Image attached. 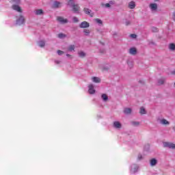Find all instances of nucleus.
<instances>
[{"label":"nucleus","instance_id":"1","mask_svg":"<svg viewBox=\"0 0 175 175\" xmlns=\"http://www.w3.org/2000/svg\"><path fill=\"white\" fill-rule=\"evenodd\" d=\"M16 25H23V24H25V17H24V15L20 14L16 16Z\"/></svg>","mask_w":175,"mask_h":175},{"label":"nucleus","instance_id":"2","mask_svg":"<svg viewBox=\"0 0 175 175\" xmlns=\"http://www.w3.org/2000/svg\"><path fill=\"white\" fill-rule=\"evenodd\" d=\"M139 170V165L137 164H132L130 167V173L131 174H135Z\"/></svg>","mask_w":175,"mask_h":175},{"label":"nucleus","instance_id":"3","mask_svg":"<svg viewBox=\"0 0 175 175\" xmlns=\"http://www.w3.org/2000/svg\"><path fill=\"white\" fill-rule=\"evenodd\" d=\"M163 147L167 148H172L173 150L175 149V144L170 142H163Z\"/></svg>","mask_w":175,"mask_h":175},{"label":"nucleus","instance_id":"4","mask_svg":"<svg viewBox=\"0 0 175 175\" xmlns=\"http://www.w3.org/2000/svg\"><path fill=\"white\" fill-rule=\"evenodd\" d=\"M149 8L152 12H157L158 10V4L155 3H150Z\"/></svg>","mask_w":175,"mask_h":175},{"label":"nucleus","instance_id":"5","mask_svg":"<svg viewBox=\"0 0 175 175\" xmlns=\"http://www.w3.org/2000/svg\"><path fill=\"white\" fill-rule=\"evenodd\" d=\"M13 10H15L16 12H18V13H23V9H21V7L18 5L14 4L12 6Z\"/></svg>","mask_w":175,"mask_h":175},{"label":"nucleus","instance_id":"6","mask_svg":"<svg viewBox=\"0 0 175 175\" xmlns=\"http://www.w3.org/2000/svg\"><path fill=\"white\" fill-rule=\"evenodd\" d=\"M57 20V21H59V23H60V24H66L69 23V21L68 19H65L62 16H58Z\"/></svg>","mask_w":175,"mask_h":175},{"label":"nucleus","instance_id":"7","mask_svg":"<svg viewBox=\"0 0 175 175\" xmlns=\"http://www.w3.org/2000/svg\"><path fill=\"white\" fill-rule=\"evenodd\" d=\"M83 12L85 13V14H88V16L91 17H94V12L92 11L87 8H83Z\"/></svg>","mask_w":175,"mask_h":175},{"label":"nucleus","instance_id":"8","mask_svg":"<svg viewBox=\"0 0 175 175\" xmlns=\"http://www.w3.org/2000/svg\"><path fill=\"white\" fill-rule=\"evenodd\" d=\"M79 28H90V23L87 21H83L79 25Z\"/></svg>","mask_w":175,"mask_h":175},{"label":"nucleus","instance_id":"9","mask_svg":"<svg viewBox=\"0 0 175 175\" xmlns=\"http://www.w3.org/2000/svg\"><path fill=\"white\" fill-rule=\"evenodd\" d=\"M72 8L74 13H79L80 12V6H79V4L74 5Z\"/></svg>","mask_w":175,"mask_h":175},{"label":"nucleus","instance_id":"10","mask_svg":"<svg viewBox=\"0 0 175 175\" xmlns=\"http://www.w3.org/2000/svg\"><path fill=\"white\" fill-rule=\"evenodd\" d=\"M157 163H158V160H157V159H151L150 160V165L152 167L157 166Z\"/></svg>","mask_w":175,"mask_h":175},{"label":"nucleus","instance_id":"11","mask_svg":"<svg viewBox=\"0 0 175 175\" xmlns=\"http://www.w3.org/2000/svg\"><path fill=\"white\" fill-rule=\"evenodd\" d=\"M129 54L131 55H136L137 54V50L135 47H132L129 49Z\"/></svg>","mask_w":175,"mask_h":175},{"label":"nucleus","instance_id":"12","mask_svg":"<svg viewBox=\"0 0 175 175\" xmlns=\"http://www.w3.org/2000/svg\"><path fill=\"white\" fill-rule=\"evenodd\" d=\"M53 8H54L55 9H58V8H61V2L57 1H54L53 4Z\"/></svg>","mask_w":175,"mask_h":175},{"label":"nucleus","instance_id":"13","mask_svg":"<svg viewBox=\"0 0 175 175\" xmlns=\"http://www.w3.org/2000/svg\"><path fill=\"white\" fill-rule=\"evenodd\" d=\"M88 88H89V90H88L89 94H95V90H94V85H92V84L88 86Z\"/></svg>","mask_w":175,"mask_h":175},{"label":"nucleus","instance_id":"14","mask_svg":"<svg viewBox=\"0 0 175 175\" xmlns=\"http://www.w3.org/2000/svg\"><path fill=\"white\" fill-rule=\"evenodd\" d=\"M67 2V5L68 6H70V8H72L73 6H75V0H66Z\"/></svg>","mask_w":175,"mask_h":175},{"label":"nucleus","instance_id":"15","mask_svg":"<svg viewBox=\"0 0 175 175\" xmlns=\"http://www.w3.org/2000/svg\"><path fill=\"white\" fill-rule=\"evenodd\" d=\"M123 113L126 115H129L132 113V108H124Z\"/></svg>","mask_w":175,"mask_h":175},{"label":"nucleus","instance_id":"16","mask_svg":"<svg viewBox=\"0 0 175 175\" xmlns=\"http://www.w3.org/2000/svg\"><path fill=\"white\" fill-rule=\"evenodd\" d=\"M101 98H102L103 102H107V100H109V96H107V94H103L101 95Z\"/></svg>","mask_w":175,"mask_h":175},{"label":"nucleus","instance_id":"17","mask_svg":"<svg viewBox=\"0 0 175 175\" xmlns=\"http://www.w3.org/2000/svg\"><path fill=\"white\" fill-rule=\"evenodd\" d=\"M168 48L170 50V51H175V44L170 43L168 46Z\"/></svg>","mask_w":175,"mask_h":175},{"label":"nucleus","instance_id":"18","mask_svg":"<svg viewBox=\"0 0 175 175\" xmlns=\"http://www.w3.org/2000/svg\"><path fill=\"white\" fill-rule=\"evenodd\" d=\"M75 49H76V46L73 44L69 45L67 48L68 51H75Z\"/></svg>","mask_w":175,"mask_h":175},{"label":"nucleus","instance_id":"19","mask_svg":"<svg viewBox=\"0 0 175 175\" xmlns=\"http://www.w3.org/2000/svg\"><path fill=\"white\" fill-rule=\"evenodd\" d=\"M39 47H44L46 46V42L44 40H40L38 42Z\"/></svg>","mask_w":175,"mask_h":175},{"label":"nucleus","instance_id":"20","mask_svg":"<svg viewBox=\"0 0 175 175\" xmlns=\"http://www.w3.org/2000/svg\"><path fill=\"white\" fill-rule=\"evenodd\" d=\"M129 8H130V9H135V8H136V4H135L134 1H131L129 3Z\"/></svg>","mask_w":175,"mask_h":175},{"label":"nucleus","instance_id":"21","mask_svg":"<svg viewBox=\"0 0 175 175\" xmlns=\"http://www.w3.org/2000/svg\"><path fill=\"white\" fill-rule=\"evenodd\" d=\"M113 126L114 128H121L122 125L120 122L116 121L113 122Z\"/></svg>","mask_w":175,"mask_h":175},{"label":"nucleus","instance_id":"22","mask_svg":"<svg viewBox=\"0 0 175 175\" xmlns=\"http://www.w3.org/2000/svg\"><path fill=\"white\" fill-rule=\"evenodd\" d=\"M78 55L80 57V58H84L86 55L84 51H79L78 52Z\"/></svg>","mask_w":175,"mask_h":175},{"label":"nucleus","instance_id":"23","mask_svg":"<svg viewBox=\"0 0 175 175\" xmlns=\"http://www.w3.org/2000/svg\"><path fill=\"white\" fill-rule=\"evenodd\" d=\"M92 82L93 83H100V79L98 77H94L92 78Z\"/></svg>","mask_w":175,"mask_h":175},{"label":"nucleus","instance_id":"24","mask_svg":"<svg viewBox=\"0 0 175 175\" xmlns=\"http://www.w3.org/2000/svg\"><path fill=\"white\" fill-rule=\"evenodd\" d=\"M122 24L126 25V27H128V26L131 25V21H129L128 19H125L124 21H123Z\"/></svg>","mask_w":175,"mask_h":175},{"label":"nucleus","instance_id":"25","mask_svg":"<svg viewBox=\"0 0 175 175\" xmlns=\"http://www.w3.org/2000/svg\"><path fill=\"white\" fill-rule=\"evenodd\" d=\"M35 13L36 16H40L43 14V10H36Z\"/></svg>","mask_w":175,"mask_h":175},{"label":"nucleus","instance_id":"26","mask_svg":"<svg viewBox=\"0 0 175 175\" xmlns=\"http://www.w3.org/2000/svg\"><path fill=\"white\" fill-rule=\"evenodd\" d=\"M161 124H162L163 125H169V122L166 120V119H162L160 121Z\"/></svg>","mask_w":175,"mask_h":175},{"label":"nucleus","instance_id":"27","mask_svg":"<svg viewBox=\"0 0 175 175\" xmlns=\"http://www.w3.org/2000/svg\"><path fill=\"white\" fill-rule=\"evenodd\" d=\"M165 83V78H161L158 80L159 85H162Z\"/></svg>","mask_w":175,"mask_h":175},{"label":"nucleus","instance_id":"28","mask_svg":"<svg viewBox=\"0 0 175 175\" xmlns=\"http://www.w3.org/2000/svg\"><path fill=\"white\" fill-rule=\"evenodd\" d=\"M58 38H59V39H64V38H66V35H65L62 33H60L58 34Z\"/></svg>","mask_w":175,"mask_h":175},{"label":"nucleus","instance_id":"29","mask_svg":"<svg viewBox=\"0 0 175 175\" xmlns=\"http://www.w3.org/2000/svg\"><path fill=\"white\" fill-rule=\"evenodd\" d=\"M95 21L96 23H97V24H99V25H102V24H103V22L102 21V20L99 18H96Z\"/></svg>","mask_w":175,"mask_h":175},{"label":"nucleus","instance_id":"30","mask_svg":"<svg viewBox=\"0 0 175 175\" xmlns=\"http://www.w3.org/2000/svg\"><path fill=\"white\" fill-rule=\"evenodd\" d=\"M140 114H146V109H144L143 107L140 108L139 111Z\"/></svg>","mask_w":175,"mask_h":175},{"label":"nucleus","instance_id":"31","mask_svg":"<svg viewBox=\"0 0 175 175\" xmlns=\"http://www.w3.org/2000/svg\"><path fill=\"white\" fill-rule=\"evenodd\" d=\"M131 125H133V126H139V125H140V122H131Z\"/></svg>","mask_w":175,"mask_h":175},{"label":"nucleus","instance_id":"32","mask_svg":"<svg viewBox=\"0 0 175 175\" xmlns=\"http://www.w3.org/2000/svg\"><path fill=\"white\" fill-rule=\"evenodd\" d=\"M158 31H159V29L157 27H151V31L152 32L157 33V32H158Z\"/></svg>","mask_w":175,"mask_h":175},{"label":"nucleus","instance_id":"33","mask_svg":"<svg viewBox=\"0 0 175 175\" xmlns=\"http://www.w3.org/2000/svg\"><path fill=\"white\" fill-rule=\"evenodd\" d=\"M83 32H84L85 36H88V35H90V33H91V31H90L88 29H84Z\"/></svg>","mask_w":175,"mask_h":175},{"label":"nucleus","instance_id":"34","mask_svg":"<svg viewBox=\"0 0 175 175\" xmlns=\"http://www.w3.org/2000/svg\"><path fill=\"white\" fill-rule=\"evenodd\" d=\"M101 5H102V6H105V8H110V6H111L109 3H107L105 4L102 3Z\"/></svg>","mask_w":175,"mask_h":175},{"label":"nucleus","instance_id":"35","mask_svg":"<svg viewBox=\"0 0 175 175\" xmlns=\"http://www.w3.org/2000/svg\"><path fill=\"white\" fill-rule=\"evenodd\" d=\"M72 21L74 23H79V18L76 16H74L73 18H72Z\"/></svg>","mask_w":175,"mask_h":175},{"label":"nucleus","instance_id":"36","mask_svg":"<svg viewBox=\"0 0 175 175\" xmlns=\"http://www.w3.org/2000/svg\"><path fill=\"white\" fill-rule=\"evenodd\" d=\"M110 69V66L107 65L103 67V70H109Z\"/></svg>","mask_w":175,"mask_h":175},{"label":"nucleus","instance_id":"37","mask_svg":"<svg viewBox=\"0 0 175 175\" xmlns=\"http://www.w3.org/2000/svg\"><path fill=\"white\" fill-rule=\"evenodd\" d=\"M130 36L133 39H136V38H137V36L136 34H131Z\"/></svg>","mask_w":175,"mask_h":175},{"label":"nucleus","instance_id":"38","mask_svg":"<svg viewBox=\"0 0 175 175\" xmlns=\"http://www.w3.org/2000/svg\"><path fill=\"white\" fill-rule=\"evenodd\" d=\"M64 51H61V50H58L57 51V54L58 55H62V54H64Z\"/></svg>","mask_w":175,"mask_h":175},{"label":"nucleus","instance_id":"39","mask_svg":"<svg viewBox=\"0 0 175 175\" xmlns=\"http://www.w3.org/2000/svg\"><path fill=\"white\" fill-rule=\"evenodd\" d=\"M137 159L142 161V159H143V156H142V154H138Z\"/></svg>","mask_w":175,"mask_h":175},{"label":"nucleus","instance_id":"40","mask_svg":"<svg viewBox=\"0 0 175 175\" xmlns=\"http://www.w3.org/2000/svg\"><path fill=\"white\" fill-rule=\"evenodd\" d=\"M109 3L110 5H114V4L116 3V1L111 0V1H109Z\"/></svg>","mask_w":175,"mask_h":175},{"label":"nucleus","instance_id":"41","mask_svg":"<svg viewBox=\"0 0 175 175\" xmlns=\"http://www.w3.org/2000/svg\"><path fill=\"white\" fill-rule=\"evenodd\" d=\"M66 57H68L70 59H72V58H73V56H72V55H70V54H66Z\"/></svg>","mask_w":175,"mask_h":175},{"label":"nucleus","instance_id":"42","mask_svg":"<svg viewBox=\"0 0 175 175\" xmlns=\"http://www.w3.org/2000/svg\"><path fill=\"white\" fill-rule=\"evenodd\" d=\"M127 64H128L129 66H130V68H132V66H133L132 62L128 61V62H127Z\"/></svg>","mask_w":175,"mask_h":175},{"label":"nucleus","instance_id":"43","mask_svg":"<svg viewBox=\"0 0 175 175\" xmlns=\"http://www.w3.org/2000/svg\"><path fill=\"white\" fill-rule=\"evenodd\" d=\"M14 2H16V3H20V0H14Z\"/></svg>","mask_w":175,"mask_h":175},{"label":"nucleus","instance_id":"44","mask_svg":"<svg viewBox=\"0 0 175 175\" xmlns=\"http://www.w3.org/2000/svg\"><path fill=\"white\" fill-rule=\"evenodd\" d=\"M55 64H57L61 63V62H59L58 60H55Z\"/></svg>","mask_w":175,"mask_h":175},{"label":"nucleus","instance_id":"45","mask_svg":"<svg viewBox=\"0 0 175 175\" xmlns=\"http://www.w3.org/2000/svg\"><path fill=\"white\" fill-rule=\"evenodd\" d=\"M172 75H175V69L173 70V71H172Z\"/></svg>","mask_w":175,"mask_h":175},{"label":"nucleus","instance_id":"46","mask_svg":"<svg viewBox=\"0 0 175 175\" xmlns=\"http://www.w3.org/2000/svg\"><path fill=\"white\" fill-rule=\"evenodd\" d=\"M150 44L154 45V44H155V42H154L152 41V42H150Z\"/></svg>","mask_w":175,"mask_h":175},{"label":"nucleus","instance_id":"47","mask_svg":"<svg viewBox=\"0 0 175 175\" xmlns=\"http://www.w3.org/2000/svg\"><path fill=\"white\" fill-rule=\"evenodd\" d=\"M100 51L101 53H105V51H101V50H100Z\"/></svg>","mask_w":175,"mask_h":175},{"label":"nucleus","instance_id":"48","mask_svg":"<svg viewBox=\"0 0 175 175\" xmlns=\"http://www.w3.org/2000/svg\"><path fill=\"white\" fill-rule=\"evenodd\" d=\"M158 1H159V0H154L155 2H158Z\"/></svg>","mask_w":175,"mask_h":175},{"label":"nucleus","instance_id":"49","mask_svg":"<svg viewBox=\"0 0 175 175\" xmlns=\"http://www.w3.org/2000/svg\"><path fill=\"white\" fill-rule=\"evenodd\" d=\"M102 44H103V46L105 44L103 42H100Z\"/></svg>","mask_w":175,"mask_h":175},{"label":"nucleus","instance_id":"50","mask_svg":"<svg viewBox=\"0 0 175 175\" xmlns=\"http://www.w3.org/2000/svg\"><path fill=\"white\" fill-rule=\"evenodd\" d=\"M139 83H143V81H139Z\"/></svg>","mask_w":175,"mask_h":175}]
</instances>
